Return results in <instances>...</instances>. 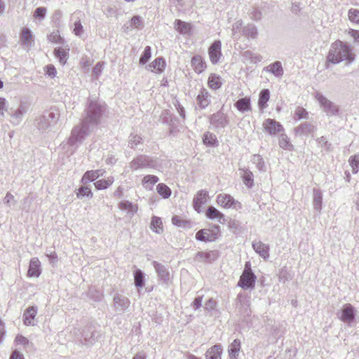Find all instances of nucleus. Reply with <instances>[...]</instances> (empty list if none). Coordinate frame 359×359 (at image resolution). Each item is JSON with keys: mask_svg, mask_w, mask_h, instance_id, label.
Returning a JSON list of instances; mask_svg holds the SVG:
<instances>
[{"mask_svg": "<svg viewBox=\"0 0 359 359\" xmlns=\"http://www.w3.org/2000/svg\"><path fill=\"white\" fill-rule=\"evenodd\" d=\"M354 60V55L351 53V48L340 40L334 41L327 56V62L337 64L342 60H347L351 63Z\"/></svg>", "mask_w": 359, "mask_h": 359, "instance_id": "f257e3e1", "label": "nucleus"}, {"mask_svg": "<svg viewBox=\"0 0 359 359\" xmlns=\"http://www.w3.org/2000/svg\"><path fill=\"white\" fill-rule=\"evenodd\" d=\"M220 236V227L215 224L209 229H202L196 233V239L204 243L215 242Z\"/></svg>", "mask_w": 359, "mask_h": 359, "instance_id": "f03ea898", "label": "nucleus"}, {"mask_svg": "<svg viewBox=\"0 0 359 359\" xmlns=\"http://www.w3.org/2000/svg\"><path fill=\"white\" fill-rule=\"evenodd\" d=\"M217 204L223 209H236L239 210L242 208L241 203L235 200L234 198L226 193L219 194L216 197Z\"/></svg>", "mask_w": 359, "mask_h": 359, "instance_id": "7ed1b4c3", "label": "nucleus"}, {"mask_svg": "<svg viewBox=\"0 0 359 359\" xmlns=\"http://www.w3.org/2000/svg\"><path fill=\"white\" fill-rule=\"evenodd\" d=\"M256 276L252 272L251 265L249 262L245 264V269L240 277L238 285L242 288H252L255 286Z\"/></svg>", "mask_w": 359, "mask_h": 359, "instance_id": "20e7f679", "label": "nucleus"}, {"mask_svg": "<svg viewBox=\"0 0 359 359\" xmlns=\"http://www.w3.org/2000/svg\"><path fill=\"white\" fill-rule=\"evenodd\" d=\"M209 199L208 192L205 190H200L196 194L193 206L194 210L198 213L201 212L203 206L206 204Z\"/></svg>", "mask_w": 359, "mask_h": 359, "instance_id": "39448f33", "label": "nucleus"}, {"mask_svg": "<svg viewBox=\"0 0 359 359\" xmlns=\"http://www.w3.org/2000/svg\"><path fill=\"white\" fill-rule=\"evenodd\" d=\"M264 130L271 135H276L283 130L282 125L274 119L267 118L263 123Z\"/></svg>", "mask_w": 359, "mask_h": 359, "instance_id": "423d86ee", "label": "nucleus"}, {"mask_svg": "<svg viewBox=\"0 0 359 359\" xmlns=\"http://www.w3.org/2000/svg\"><path fill=\"white\" fill-rule=\"evenodd\" d=\"M210 60L212 64H216L222 56L220 41H214L208 50Z\"/></svg>", "mask_w": 359, "mask_h": 359, "instance_id": "0eeeda50", "label": "nucleus"}, {"mask_svg": "<svg viewBox=\"0 0 359 359\" xmlns=\"http://www.w3.org/2000/svg\"><path fill=\"white\" fill-rule=\"evenodd\" d=\"M166 63L163 57H157L149 65V69L151 72L160 74L165 70Z\"/></svg>", "mask_w": 359, "mask_h": 359, "instance_id": "6e6552de", "label": "nucleus"}, {"mask_svg": "<svg viewBox=\"0 0 359 359\" xmlns=\"http://www.w3.org/2000/svg\"><path fill=\"white\" fill-rule=\"evenodd\" d=\"M41 274V263L37 258H32L27 271L29 277H39Z\"/></svg>", "mask_w": 359, "mask_h": 359, "instance_id": "1a4fd4ad", "label": "nucleus"}, {"mask_svg": "<svg viewBox=\"0 0 359 359\" xmlns=\"http://www.w3.org/2000/svg\"><path fill=\"white\" fill-rule=\"evenodd\" d=\"M210 94L208 91L205 89L202 88L200 90L199 94L196 97V102L197 104L201 109H205L210 104V100H209Z\"/></svg>", "mask_w": 359, "mask_h": 359, "instance_id": "9d476101", "label": "nucleus"}, {"mask_svg": "<svg viewBox=\"0 0 359 359\" xmlns=\"http://www.w3.org/2000/svg\"><path fill=\"white\" fill-rule=\"evenodd\" d=\"M104 173V170H103L86 171L81 179V182L83 184H86L89 182H93L99 177L103 175Z\"/></svg>", "mask_w": 359, "mask_h": 359, "instance_id": "9b49d317", "label": "nucleus"}, {"mask_svg": "<svg viewBox=\"0 0 359 359\" xmlns=\"http://www.w3.org/2000/svg\"><path fill=\"white\" fill-rule=\"evenodd\" d=\"M353 318H354L353 307L349 304L344 305V306L341 311V316L340 317V319L344 322L350 323L353 320Z\"/></svg>", "mask_w": 359, "mask_h": 359, "instance_id": "f8f14e48", "label": "nucleus"}, {"mask_svg": "<svg viewBox=\"0 0 359 359\" xmlns=\"http://www.w3.org/2000/svg\"><path fill=\"white\" fill-rule=\"evenodd\" d=\"M205 216L212 220H217L221 222V220L224 218V215L213 206H209L205 212Z\"/></svg>", "mask_w": 359, "mask_h": 359, "instance_id": "ddd939ff", "label": "nucleus"}, {"mask_svg": "<svg viewBox=\"0 0 359 359\" xmlns=\"http://www.w3.org/2000/svg\"><path fill=\"white\" fill-rule=\"evenodd\" d=\"M191 66L194 71L198 73H202L206 68V64L200 55L194 56L191 60Z\"/></svg>", "mask_w": 359, "mask_h": 359, "instance_id": "4468645a", "label": "nucleus"}, {"mask_svg": "<svg viewBox=\"0 0 359 359\" xmlns=\"http://www.w3.org/2000/svg\"><path fill=\"white\" fill-rule=\"evenodd\" d=\"M222 348L220 345H214L209 348L205 353L206 359H221Z\"/></svg>", "mask_w": 359, "mask_h": 359, "instance_id": "2eb2a0df", "label": "nucleus"}, {"mask_svg": "<svg viewBox=\"0 0 359 359\" xmlns=\"http://www.w3.org/2000/svg\"><path fill=\"white\" fill-rule=\"evenodd\" d=\"M222 85V78L216 74H210L208 79V87L214 90L221 88Z\"/></svg>", "mask_w": 359, "mask_h": 359, "instance_id": "dca6fc26", "label": "nucleus"}, {"mask_svg": "<svg viewBox=\"0 0 359 359\" xmlns=\"http://www.w3.org/2000/svg\"><path fill=\"white\" fill-rule=\"evenodd\" d=\"M176 29L182 34H190L192 29V26L190 23L177 20L175 22Z\"/></svg>", "mask_w": 359, "mask_h": 359, "instance_id": "f3484780", "label": "nucleus"}, {"mask_svg": "<svg viewBox=\"0 0 359 359\" xmlns=\"http://www.w3.org/2000/svg\"><path fill=\"white\" fill-rule=\"evenodd\" d=\"M236 108L241 112L248 111L251 110L250 98L245 97L239 99L235 103Z\"/></svg>", "mask_w": 359, "mask_h": 359, "instance_id": "a211bd4d", "label": "nucleus"}, {"mask_svg": "<svg viewBox=\"0 0 359 359\" xmlns=\"http://www.w3.org/2000/svg\"><path fill=\"white\" fill-rule=\"evenodd\" d=\"M270 98V92L268 89L262 90L259 95L258 106L261 109L268 107L267 102Z\"/></svg>", "mask_w": 359, "mask_h": 359, "instance_id": "6ab92c4d", "label": "nucleus"}, {"mask_svg": "<svg viewBox=\"0 0 359 359\" xmlns=\"http://www.w3.org/2000/svg\"><path fill=\"white\" fill-rule=\"evenodd\" d=\"M36 315V309L34 306L29 307L24 313V323L26 325H34V320Z\"/></svg>", "mask_w": 359, "mask_h": 359, "instance_id": "aec40b11", "label": "nucleus"}, {"mask_svg": "<svg viewBox=\"0 0 359 359\" xmlns=\"http://www.w3.org/2000/svg\"><path fill=\"white\" fill-rule=\"evenodd\" d=\"M151 229L156 233H161L163 231V225L161 219L158 217L154 216L151 220Z\"/></svg>", "mask_w": 359, "mask_h": 359, "instance_id": "412c9836", "label": "nucleus"}, {"mask_svg": "<svg viewBox=\"0 0 359 359\" xmlns=\"http://www.w3.org/2000/svg\"><path fill=\"white\" fill-rule=\"evenodd\" d=\"M113 177H108L106 179H102L96 181L94 183L95 188L98 190L105 189L110 187L114 182Z\"/></svg>", "mask_w": 359, "mask_h": 359, "instance_id": "4be33fe9", "label": "nucleus"}, {"mask_svg": "<svg viewBox=\"0 0 359 359\" xmlns=\"http://www.w3.org/2000/svg\"><path fill=\"white\" fill-rule=\"evenodd\" d=\"M253 248L264 259L269 257V247L261 242L253 243Z\"/></svg>", "mask_w": 359, "mask_h": 359, "instance_id": "5701e85b", "label": "nucleus"}, {"mask_svg": "<svg viewBox=\"0 0 359 359\" xmlns=\"http://www.w3.org/2000/svg\"><path fill=\"white\" fill-rule=\"evenodd\" d=\"M118 207L120 209H121L123 210H126L128 212H130L132 214L137 212V210H138L137 205L133 204L132 203H130L128 201H121L118 204Z\"/></svg>", "mask_w": 359, "mask_h": 359, "instance_id": "b1692460", "label": "nucleus"}, {"mask_svg": "<svg viewBox=\"0 0 359 359\" xmlns=\"http://www.w3.org/2000/svg\"><path fill=\"white\" fill-rule=\"evenodd\" d=\"M241 344L239 339H235L230 344L228 350L229 357H233L238 355V353L241 350Z\"/></svg>", "mask_w": 359, "mask_h": 359, "instance_id": "393cba45", "label": "nucleus"}, {"mask_svg": "<svg viewBox=\"0 0 359 359\" xmlns=\"http://www.w3.org/2000/svg\"><path fill=\"white\" fill-rule=\"evenodd\" d=\"M20 40L23 44L30 45L32 41V34L30 30L26 27L21 31Z\"/></svg>", "mask_w": 359, "mask_h": 359, "instance_id": "a878e982", "label": "nucleus"}, {"mask_svg": "<svg viewBox=\"0 0 359 359\" xmlns=\"http://www.w3.org/2000/svg\"><path fill=\"white\" fill-rule=\"evenodd\" d=\"M157 192L159 195H161L163 198H168L171 195L170 189L163 183H160L156 187Z\"/></svg>", "mask_w": 359, "mask_h": 359, "instance_id": "bb28decb", "label": "nucleus"}, {"mask_svg": "<svg viewBox=\"0 0 359 359\" xmlns=\"http://www.w3.org/2000/svg\"><path fill=\"white\" fill-rule=\"evenodd\" d=\"M55 55L59 59L62 65H65L67 62V58L68 55V50H65L62 48L55 49Z\"/></svg>", "mask_w": 359, "mask_h": 359, "instance_id": "cd10ccee", "label": "nucleus"}, {"mask_svg": "<svg viewBox=\"0 0 359 359\" xmlns=\"http://www.w3.org/2000/svg\"><path fill=\"white\" fill-rule=\"evenodd\" d=\"M203 142L205 145L210 147L215 146L217 143L215 135L209 132H207L203 135Z\"/></svg>", "mask_w": 359, "mask_h": 359, "instance_id": "c85d7f7f", "label": "nucleus"}, {"mask_svg": "<svg viewBox=\"0 0 359 359\" xmlns=\"http://www.w3.org/2000/svg\"><path fill=\"white\" fill-rule=\"evenodd\" d=\"M317 100L319 101L320 104L324 107L325 110H326L327 111H330L332 108H334V111H337L335 109V107L333 106V104L323 95H317Z\"/></svg>", "mask_w": 359, "mask_h": 359, "instance_id": "c756f323", "label": "nucleus"}, {"mask_svg": "<svg viewBox=\"0 0 359 359\" xmlns=\"http://www.w3.org/2000/svg\"><path fill=\"white\" fill-rule=\"evenodd\" d=\"M268 71L273 74L274 75L278 76L282 75L283 74V68L281 66L280 62H276L271 65H269L268 67Z\"/></svg>", "mask_w": 359, "mask_h": 359, "instance_id": "7c9ffc66", "label": "nucleus"}, {"mask_svg": "<svg viewBox=\"0 0 359 359\" xmlns=\"http://www.w3.org/2000/svg\"><path fill=\"white\" fill-rule=\"evenodd\" d=\"M172 223L180 227H186L190 224L189 221L178 215H175L172 217Z\"/></svg>", "mask_w": 359, "mask_h": 359, "instance_id": "2f4dec72", "label": "nucleus"}, {"mask_svg": "<svg viewBox=\"0 0 359 359\" xmlns=\"http://www.w3.org/2000/svg\"><path fill=\"white\" fill-rule=\"evenodd\" d=\"M76 194L77 198H82L83 196L92 198L93 196L90 189L88 187H80L79 189H77Z\"/></svg>", "mask_w": 359, "mask_h": 359, "instance_id": "473e14b6", "label": "nucleus"}, {"mask_svg": "<svg viewBox=\"0 0 359 359\" xmlns=\"http://www.w3.org/2000/svg\"><path fill=\"white\" fill-rule=\"evenodd\" d=\"M158 181V177L155 175H148L144 177L142 184L147 187L149 184H155Z\"/></svg>", "mask_w": 359, "mask_h": 359, "instance_id": "72a5a7b5", "label": "nucleus"}, {"mask_svg": "<svg viewBox=\"0 0 359 359\" xmlns=\"http://www.w3.org/2000/svg\"><path fill=\"white\" fill-rule=\"evenodd\" d=\"M253 175L250 171L245 170L243 175V180L244 184L248 187H251L253 185Z\"/></svg>", "mask_w": 359, "mask_h": 359, "instance_id": "f704fd0d", "label": "nucleus"}, {"mask_svg": "<svg viewBox=\"0 0 359 359\" xmlns=\"http://www.w3.org/2000/svg\"><path fill=\"white\" fill-rule=\"evenodd\" d=\"M151 55V48H150V46H147L144 48L143 55L141 56V57L140 59V63L142 65L146 64L148 62V60L150 59Z\"/></svg>", "mask_w": 359, "mask_h": 359, "instance_id": "c9c22d12", "label": "nucleus"}, {"mask_svg": "<svg viewBox=\"0 0 359 359\" xmlns=\"http://www.w3.org/2000/svg\"><path fill=\"white\" fill-rule=\"evenodd\" d=\"M48 38L50 42L54 43H60L62 41V38L60 36L58 31L51 33Z\"/></svg>", "mask_w": 359, "mask_h": 359, "instance_id": "e433bc0d", "label": "nucleus"}, {"mask_svg": "<svg viewBox=\"0 0 359 359\" xmlns=\"http://www.w3.org/2000/svg\"><path fill=\"white\" fill-rule=\"evenodd\" d=\"M348 18L351 21L359 24V11L351 9L348 12Z\"/></svg>", "mask_w": 359, "mask_h": 359, "instance_id": "4c0bfd02", "label": "nucleus"}, {"mask_svg": "<svg viewBox=\"0 0 359 359\" xmlns=\"http://www.w3.org/2000/svg\"><path fill=\"white\" fill-rule=\"evenodd\" d=\"M350 164L352 167L353 172L356 173L359 168V158L357 156H351L350 158Z\"/></svg>", "mask_w": 359, "mask_h": 359, "instance_id": "58836bf2", "label": "nucleus"}, {"mask_svg": "<svg viewBox=\"0 0 359 359\" xmlns=\"http://www.w3.org/2000/svg\"><path fill=\"white\" fill-rule=\"evenodd\" d=\"M135 283L137 287H142L143 285V275L140 270H137L135 272Z\"/></svg>", "mask_w": 359, "mask_h": 359, "instance_id": "ea45409f", "label": "nucleus"}, {"mask_svg": "<svg viewBox=\"0 0 359 359\" xmlns=\"http://www.w3.org/2000/svg\"><path fill=\"white\" fill-rule=\"evenodd\" d=\"M307 115V111L303 107H298L295 110L294 116L298 120L306 118Z\"/></svg>", "mask_w": 359, "mask_h": 359, "instance_id": "a19ab883", "label": "nucleus"}, {"mask_svg": "<svg viewBox=\"0 0 359 359\" xmlns=\"http://www.w3.org/2000/svg\"><path fill=\"white\" fill-rule=\"evenodd\" d=\"M142 25V19L140 16H133L130 20V26L134 28H139Z\"/></svg>", "mask_w": 359, "mask_h": 359, "instance_id": "79ce46f5", "label": "nucleus"}, {"mask_svg": "<svg viewBox=\"0 0 359 359\" xmlns=\"http://www.w3.org/2000/svg\"><path fill=\"white\" fill-rule=\"evenodd\" d=\"M45 71H46V74H48L49 76H51L53 78L56 76V74H57L56 69L54 67V65H53L51 64L46 66Z\"/></svg>", "mask_w": 359, "mask_h": 359, "instance_id": "37998d69", "label": "nucleus"}, {"mask_svg": "<svg viewBox=\"0 0 359 359\" xmlns=\"http://www.w3.org/2000/svg\"><path fill=\"white\" fill-rule=\"evenodd\" d=\"M348 34L353 38L354 43L359 44V31L358 30L350 29L348 31Z\"/></svg>", "mask_w": 359, "mask_h": 359, "instance_id": "c03bdc74", "label": "nucleus"}, {"mask_svg": "<svg viewBox=\"0 0 359 359\" xmlns=\"http://www.w3.org/2000/svg\"><path fill=\"white\" fill-rule=\"evenodd\" d=\"M15 341L17 345H24L25 346L28 344L27 339L20 334L18 335L15 337Z\"/></svg>", "mask_w": 359, "mask_h": 359, "instance_id": "a18cd8bd", "label": "nucleus"}, {"mask_svg": "<svg viewBox=\"0 0 359 359\" xmlns=\"http://www.w3.org/2000/svg\"><path fill=\"white\" fill-rule=\"evenodd\" d=\"M216 306H217V303H216L215 300H214L213 299H210L205 302V309L206 310L210 311V310L215 309Z\"/></svg>", "mask_w": 359, "mask_h": 359, "instance_id": "49530a36", "label": "nucleus"}, {"mask_svg": "<svg viewBox=\"0 0 359 359\" xmlns=\"http://www.w3.org/2000/svg\"><path fill=\"white\" fill-rule=\"evenodd\" d=\"M83 32V26L81 25V22H76L74 23V33L76 35H81Z\"/></svg>", "mask_w": 359, "mask_h": 359, "instance_id": "de8ad7c7", "label": "nucleus"}, {"mask_svg": "<svg viewBox=\"0 0 359 359\" xmlns=\"http://www.w3.org/2000/svg\"><path fill=\"white\" fill-rule=\"evenodd\" d=\"M46 8L40 7L36 9L34 13V17L36 18H43L46 14Z\"/></svg>", "mask_w": 359, "mask_h": 359, "instance_id": "09e8293b", "label": "nucleus"}, {"mask_svg": "<svg viewBox=\"0 0 359 359\" xmlns=\"http://www.w3.org/2000/svg\"><path fill=\"white\" fill-rule=\"evenodd\" d=\"M202 300H203L202 297H198L195 298V299L194 300V302L192 303V306L194 308V309H198V308H200V306H201Z\"/></svg>", "mask_w": 359, "mask_h": 359, "instance_id": "8fccbe9b", "label": "nucleus"}, {"mask_svg": "<svg viewBox=\"0 0 359 359\" xmlns=\"http://www.w3.org/2000/svg\"><path fill=\"white\" fill-rule=\"evenodd\" d=\"M6 107V99L3 97H0V115H4V110Z\"/></svg>", "mask_w": 359, "mask_h": 359, "instance_id": "3c124183", "label": "nucleus"}, {"mask_svg": "<svg viewBox=\"0 0 359 359\" xmlns=\"http://www.w3.org/2000/svg\"><path fill=\"white\" fill-rule=\"evenodd\" d=\"M10 359H24V357L23 355L20 353L18 351H14L11 355V358Z\"/></svg>", "mask_w": 359, "mask_h": 359, "instance_id": "603ef678", "label": "nucleus"}, {"mask_svg": "<svg viewBox=\"0 0 359 359\" xmlns=\"http://www.w3.org/2000/svg\"><path fill=\"white\" fill-rule=\"evenodd\" d=\"M133 359H145V356L142 354H137L134 356Z\"/></svg>", "mask_w": 359, "mask_h": 359, "instance_id": "864d4df0", "label": "nucleus"}, {"mask_svg": "<svg viewBox=\"0 0 359 359\" xmlns=\"http://www.w3.org/2000/svg\"><path fill=\"white\" fill-rule=\"evenodd\" d=\"M4 11V4L1 0H0V14H1Z\"/></svg>", "mask_w": 359, "mask_h": 359, "instance_id": "5fc2aeb1", "label": "nucleus"}, {"mask_svg": "<svg viewBox=\"0 0 359 359\" xmlns=\"http://www.w3.org/2000/svg\"><path fill=\"white\" fill-rule=\"evenodd\" d=\"M189 359H200V358L196 357V356H195V355H190L189 356Z\"/></svg>", "mask_w": 359, "mask_h": 359, "instance_id": "6e6d98bb", "label": "nucleus"}, {"mask_svg": "<svg viewBox=\"0 0 359 359\" xmlns=\"http://www.w3.org/2000/svg\"><path fill=\"white\" fill-rule=\"evenodd\" d=\"M4 329V325L2 323V322L0 320V331L2 332Z\"/></svg>", "mask_w": 359, "mask_h": 359, "instance_id": "4d7b16f0", "label": "nucleus"}, {"mask_svg": "<svg viewBox=\"0 0 359 359\" xmlns=\"http://www.w3.org/2000/svg\"><path fill=\"white\" fill-rule=\"evenodd\" d=\"M101 67H102V65L100 64H97L96 66V69L99 68V69H100Z\"/></svg>", "mask_w": 359, "mask_h": 359, "instance_id": "13d9d810", "label": "nucleus"}, {"mask_svg": "<svg viewBox=\"0 0 359 359\" xmlns=\"http://www.w3.org/2000/svg\"><path fill=\"white\" fill-rule=\"evenodd\" d=\"M3 87V82L0 81V89Z\"/></svg>", "mask_w": 359, "mask_h": 359, "instance_id": "bf43d9fd", "label": "nucleus"}, {"mask_svg": "<svg viewBox=\"0 0 359 359\" xmlns=\"http://www.w3.org/2000/svg\"><path fill=\"white\" fill-rule=\"evenodd\" d=\"M237 357H238V356H236V355H235V358H233V357H229V358H230V359H238V358H237Z\"/></svg>", "mask_w": 359, "mask_h": 359, "instance_id": "052dcab7", "label": "nucleus"}, {"mask_svg": "<svg viewBox=\"0 0 359 359\" xmlns=\"http://www.w3.org/2000/svg\"><path fill=\"white\" fill-rule=\"evenodd\" d=\"M236 225L235 222H233L232 227Z\"/></svg>", "mask_w": 359, "mask_h": 359, "instance_id": "680f3d73", "label": "nucleus"}, {"mask_svg": "<svg viewBox=\"0 0 359 359\" xmlns=\"http://www.w3.org/2000/svg\"><path fill=\"white\" fill-rule=\"evenodd\" d=\"M236 225L235 222H233L232 227Z\"/></svg>", "mask_w": 359, "mask_h": 359, "instance_id": "e2e57ef3", "label": "nucleus"}]
</instances>
